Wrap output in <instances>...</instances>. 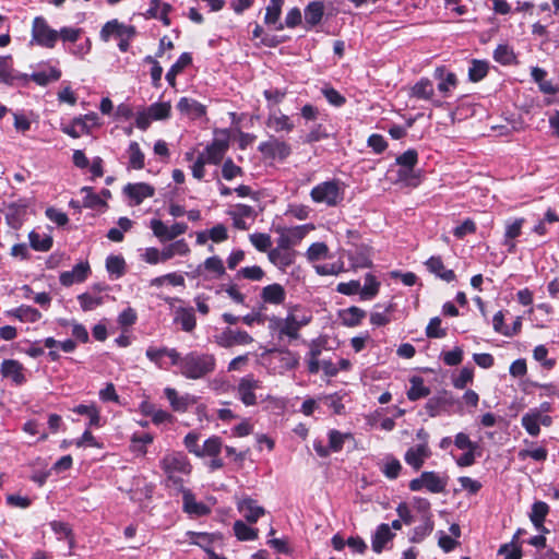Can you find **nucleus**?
I'll list each match as a JSON object with an SVG mask.
<instances>
[{"label": "nucleus", "mask_w": 559, "mask_h": 559, "mask_svg": "<svg viewBox=\"0 0 559 559\" xmlns=\"http://www.w3.org/2000/svg\"><path fill=\"white\" fill-rule=\"evenodd\" d=\"M160 468L166 475L167 486L182 489L183 476H189L192 471L187 455L182 452H171L160 460Z\"/></svg>", "instance_id": "1"}, {"label": "nucleus", "mask_w": 559, "mask_h": 559, "mask_svg": "<svg viewBox=\"0 0 559 559\" xmlns=\"http://www.w3.org/2000/svg\"><path fill=\"white\" fill-rule=\"evenodd\" d=\"M216 368L214 355L190 352L182 357L181 374L190 380H199L212 373Z\"/></svg>", "instance_id": "2"}, {"label": "nucleus", "mask_w": 559, "mask_h": 559, "mask_svg": "<svg viewBox=\"0 0 559 559\" xmlns=\"http://www.w3.org/2000/svg\"><path fill=\"white\" fill-rule=\"evenodd\" d=\"M345 190L338 180H328L314 186L310 191L311 200L329 207L340 205L344 200Z\"/></svg>", "instance_id": "3"}, {"label": "nucleus", "mask_w": 559, "mask_h": 559, "mask_svg": "<svg viewBox=\"0 0 559 559\" xmlns=\"http://www.w3.org/2000/svg\"><path fill=\"white\" fill-rule=\"evenodd\" d=\"M312 320L309 311H305L300 306L292 307L285 319L280 320L277 326L280 334L296 340L299 337V330L308 325Z\"/></svg>", "instance_id": "4"}, {"label": "nucleus", "mask_w": 559, "mask_h": 559, "mask_svg": "<svg viewBox=\"0 0 559 559\" xmlns=\"http://www.w3.org/2000/svg\"><path fill=\"white\" fill-rule=\"evenodd\" d=\"M58 32L52 29L43 16H36L32 25V43L46 48H53Z\"/></svg>", "instance_id": "5"}, {"label": "nucleus", "mask_w": 559, "mask_h": 559, "mask_svg": "<svg viewBox=\"0 0 559 559\" xmlns=\"http://www.w3.org/2000/svg\"><path fill=\"white\" fill-rule=\"evenodd\" d=\"M447 487V479L439 476L436 472H423L418 478L409 481V489L412 491H419L426 488L433 493L443 492Z\"/></svg>", "instance_id": "6"}, {"label": "nucleus", "mask_w": 559, "mask_h": 559, "mask_svg": "<svg viewBox=\"0 0 559 559\" xmlns=\"http://www.w3.org/2000/svg\"><path fill=\"white\" fill-rule=\"evenodd\" d=\"M229 147V135L226 131L216 133L214 140L209 144L201 155H204L209 164L217 165L223 159Z\"/></svg>", "instance_id": "7"}, {"label": "nucleus", "mask_w": 559, "mask_h": 559, "mask_svg": "<svg viewBox=\"0 0 559 559\" xmlns=\"http://www.w3.org/2000/svg\"><path fill=\"white\" fill-rule=\"evenodd\" d=\"M521 424L530 436L537 437L540 433V426L552 425V417L531 408L522 416Z\"/></svg>", "instance_id": "8"}, {"label": "nucleus", "mask_w": 559, "mask_h": 559, "mask_svg": "<svg viewBox=\"0 0 559 559\" xmlns=\"http://www.w3.org/2000/svg\"><path fill=\"white\" fill-rule=\"evenodd\" d=\"M258 150L266 157L280 159L287 158L292 153L290 145L275 136L260 143Z\"/></svg>", "instance_id": "9"}, {"label": "nucleus", "mask_w": 559, "mask_h": 559, "mask_svg": "<svg viewBox=\"0 0 559 559\" xmlns=\"http://www.w3.org/2000/svg\"><path fill=\"white\" fill-rule=\"evenodd\" d=\"M134 35V26L119 23L117 20L107 22L100 31V37L105 41H108L111 37L119 40L122 38H133Z\"/></svg>", "instance_id": "10"}, {"label": "nucleus", "mask_w": 559, "mask_h": 559, "mask_svg": "<svg viewBox=\"0 0 559 559\" xmlns=\"http://www.w3.org/2000/svg\"><path fill=\"white\" fill-rule=\"evenodd\" d=\"M260 388V381L254 379L253 376H246L240 379L237 393L240 401L246 406H252L257 404L255 390Z\"/></svg>", "instance_id": "11"}, {"label": "nucleus", "mask_w": 559, "mask_h": 559, "mask_svg": "<svg viewBox=\"0 0 559 559\" xmlns=\"http://www.w3.org/2000/svg\"><path fill=\"white\" fill-rule=\"evenodd\" d=\"M265 124L275 133H289L294 130L295 124L289 116L283 114L277 108H271Z\"/></svg>", "instance_id": "12"}, {"label": "nucleus", "mask_w": 559, "mask_h": 559, "mask_svg": "<svg viewBox=\"0 0 559 559\" xmlns=\"http://www.w3.org/2000/svg\"><path fill=\"white\" fill-rule=\"evenodd\" d=\"M123 193L129 198L132 205H140L145 199L155 193L154 187L145 182L128 183Z\"/></svg>", "instance_id": "13"}, {"label": "nucleus", "mask_w": 559, "mask_h": 559, "mask_svg": "<svg viewBox=\"0 0 559 559\" xmlns=\"http://www.w3.org/2000/svg\"><path fill=\"white\" fill-rule=\"evenodd\" d=\"M252 342V336L246 331L240 330H226L216 337V343L224 348H229L235 345H248Z\"/></svg>", "instance_id": "14"}, {"label": "nucleus", "mask_w": 559, "mask_h": 559, "mask_svg": "<svg viewBox=\"0 0 559 559\" xmlns=\"http://www.w3.org/2000/svg\"><path fill=\"white\" fill-rule=\"evenodd\" d=\"M431 451L427 442L411 447L404 455L405 462L415 471H419L425 461L430 457Z\"/></svg>", "instance_id": "15"}, {"label": "nucleus", "mask_w": 559, "mask_h": 559, "mask_svg": "<svg viewBox=\"0 0 559 559\" xmlns=\"http://www.w3.org/2000/svg\"><path fill=\"white\" fill-rule=\"evenodd\" d=\"M91 272L88 262H80L73 266L71 271H66L60 274V283L63 286H71L75 283L84 282Z\"/></svg>", "instance_id": "16"}, {"label": "nucleus", "mask_w": 559, "mask_h": 559, "mask_svg": "<svg viewBox=\"0 0 559 559\" xmlns=\"http://www.w3.org/2000/svg\"><path fill=\"white\" fill-rule=\"evenodd\" d=\"M0 371L2 377L11 379L12 382L16 385H21L26 381L24 374L23 365L14 359H4L1 362Z\"/></svg>", "instance_id": "17"}, {"label": "nucleus", "mask_w": 559, "mask_h": 559, "mask_svg": "<svg viewBox=\"0 0 559 559\" xmlns=\"http://www.w3.org/2000/svg\"><path fill=\"white\" fill-rule=\"evenodd\" d=\"M164 393L175 412L185 413L197 402L194 396L190 394L179 395L178 392L173 388H166Z\"/></svg>", "instance_id": "18"}, {"label": "nucleus", "mask_w": 559, "mask_h": 559, "mask_svg": "<svg viewBox=\"0 0 559 559\" xmlns=\"http://www.w3.org/2000/svg\"><path fill=\"white\" fill-rule=\"evenodd\" d=\"M27 204L25 202H14L7 206L5 219L8 225L13 229H19L25 219Z\"/></svg>", "instance_id": "19"}, {"label": "nucleus", "mask_w": 559, "mask_h": 559, "mask_svg": "<svg viewBox=\"0 0 559 559\" xmlns=\"http://www.w3.org/2000/svg\"><path fill=\"white\" fill-rule=\"evenodd\" d=\"M228 215L231 217L235 228L246 230L248 229V225L245 218H254L255 213L250 205L237 204L228 211Z\"/></svg>", "instance_id": "20"}, {"label": "nucleus", "mask_w": 559, "mask_h": 559, "mask_svg": "<svg viewBox=\"0 0 559 559\" xmlns=\"http://www.w3.org/2000/svg\"><path fill=\"white\" fill-rule=\"evenodd\" d=\"M267 258L277 269L285 271L288 266L294 264L296 252L286 249H271L267 253Z\"/></svg>", "instance_id": "21"}, {"label": "nucleus", "mask_w": 559, "mask_h": 559, "mask_svg": "<svg viewBox=\"0 0 559 559\" xmlns=\"http://www.w3.org/2000/svg\"><path fill=\"white\" fill-rule=\"evenodd\" d=\"M182 492L183 510L190 515L202 516L210 512V509L202 502H198L193 493L185 489H179Z\"/></svg>", "instance_id": "22"}, {"label": "nucleus", "mask_w": 559, "mask_h": 559, "mask_svg": "<svg viewBox=\"0 0 559 559\" xmlns=\"http://www.w3.org/2000/svg\"><path fill=\"white\" fill-rule=\"evenodd\" d=\"M524 222V218H515L506 223L503 245L508 247L510 253L515 251L516 245L514 239L521 235Z\"/></svg>", "instance_id": "23"}, {"label": "nucleus", "mask_w": 559, "mask_h": 559, "mask_svg": "<svg viewBox=\"0 0 559 559\" xmlns=\"http://www.w3.org/2000/svg\"><path fill=\"white\" fill-rule=\"evenodd\" d=\"M174 322L180 324L185 332H192L197 325L193 308L178 307L174 312Z\"/></svg>", "instance_id": "24"}, {"label": "nucleus", "mask_w": 559, "mask_h": 559, "mask_svg": "<svg viewBox=\"0 0 559 559\" xmlns=\"http://www.w3.org/2000/svg\"><path fill=\"white\" fill-rule=\"evenodd\" d=\"M238 510L249 523H255L265 511L252 499H243L238 504Z\"/></svg>", "instance_id": "25"}, {"label": "nucleus", "mask_w": 559, "mask_h": 559, "mask_svg": "<svg viewBox=\"0 0 559 559\" xmlns=\"http://www.w3.org/2000/svg\"><path fill=\"white\" fill-rule=\"evenodd\" d=\"M177 109L190 118H200L205 114V107L198 100L189 97H182L177 104Z\"/></svg>", "instance_id": "26"}, {"label": "nucleus", "mask_w": 559, "mask_h": 559, "mask_svg": "<svg viewBox=\"0 0 559 559\" xmlns=\"http://www.w3.org/2000/svg\"><path fill=\"white\" fill-rule=\"evenodd\" d=\"M261 298L271 305H282L286 298V292L281 284H271L262 288Z\"/></svg>", "instance_id": "27"}, {"label": "nucleus", "mask_w": 559, "mask_h": 559, "mask_svg": "<svg viewBox=\"0 0 559 559\" xmlns=\"http://www.w3.org/2000/svg\"><path fill=\"white\" fill-rule=\"evenodd\" d=\"M7 316L29 323L37 322L41 318V313L36 308L25 305L7 311Z\"/></svg>", "instance_id": "28"}, {"label": "nucleus", "mask_w": 559, "mask_h": 559, "mask_svg": "<svg viewBox=\"0 0 559 559\" xmlns=\"http://www.w3.org/2000/svg\"><path fill=\"white\" fill-rule=\"evenodd\" d=\"M426 266L429 272L436 274L438 277L445 282L455 280V274L452 270H447L440 257H431L427 260Z\"/></svg>", "instance_id": "29"}, {"label": "nucleus", "mask_w": 559, "mask_h": 559, "mask_svg": "<svg viewBox=\"0 0 559 559\" xmlns=\"http://www.w3.org/2000/svg\"><path fill=\"white\" fill-rule=\"evenodd\" d=\"M394 537L388 524H381L377 527L372 536V549L374 552L380 554L384 545Z\"/></svg>", "instance_id": "30"}, {"label": "nucleus", "mask_w": 559, "mask_h": 559, "mask_svg": "<svg viewBox=\"0 0 559 559\" xmlns=\"http://www.w3.org/2000/svg\"><path fill=\"white\" fill-rule=\"evenodd\" d=\"M94 121L95 117L86 115L83 119L76 118L70 126L63 127L62 131L71 138L78 139L82 134L90 132L87 121Z\"/></svg>", "instance_id": "31"}, {"label": "nucleus", "mask_w": 559, "mask_h": 559, "mask_svg": "<svg viewBox=\"0 0 559 559\" xmlns=\"http://www.w3.org/2000/svg\"><path fill=\"white\" fill-rule=\"evenodd\" d=\"M435 76L440 81L438 84L439 92L447 95L457 84L456 75L452 72H445L443 68H438L435 72Z\"/></svg>", "instance_id": "32"}, {"label": "nucleus", "mask_w": 559, "mask_h": 559, "mask_svg": "<svg viewBox=\"0 0 559 559\" xmlns=\"http://www.w3.org/2000/svg\"><path fill=\"white\" fill-rule=\"evenodd\" d=\"M282 5L283 0H270L264 17L265 24L274 25L277 31H282L284 28L283 24H277L282 12Z\"/></svg>", "instance_id": "33"}, {"label": "nucleus", "mask_w": 559, "mask_h": 559, "mask_svg": "<svg viewBox=\"0 0 559 559\" xmlns=\"http://www.w3.org/2000/svg\"><path fill=\"white\" fill-rule=\"evenodd\" d=\"M366 317V312L358 307H349L340 312L342 323L346 326H356Z\"/></svg>", "instance_id": "34"}, {"label": "nucleus", "mask_w": 559, "mask_h": 559, "mask_svg": "<svg viewBox=\"0 0 559 559\" xmlns=\"http://www.w3.org/2000/svg\"><path fill=\"white\" fill-rule=\"evenodd\" d=\"M192 61L190 53L183 52L179 59L171 66V68L166 73V80L169 85H176V76Z\"/></svg>", "instance_id": "35"}, {"label": "nucleus", "mask_w": 559, "mask_h": 559, "mask_svg": "<svg viewBox=\"0 0 559 559\" xmlns=\"http://www.w3.org/2000/svg\"><path fill=\"white\" fill-rule=\"evenodd\" d=\"M347 257L352 262L353 269H365L371 266L370 254L366 248H357L355 251H349Z\"/></svg>", "instance_id": "36"}, {"label": "nucleus", "mask_w": 559, "mask_h": 559, "mask_svg": "<svg viewBox=\"0 0 559 559\" xmlns=\"http://www.w3.org/2000/svg\"><path fill=\"white\" fill-rule=\"evenodd\" d=\"M418 162V154L415 150L411 148L404 152L396 158L397 165L405 168V170H400V178H405L407 173L412 171L415 165Z\"/></svg>", "instance_id": "37"}, {"label": "nucleus", "mask_w": 559, "mask_h": 559, "mask_svg": "<svg viewBox=\"0 0 559 559\" xmlns=\"http://www.w3.org/2000/svg\"><path fill=\"white\" fill-rule=\"evenodd\" d=\"M435 94V87L430 80L421 79L412 87V96L429 100Z\"/></svg>", "instance_id": "38"}, {"label": "nucleus", "mask_w": 559, "mask_h": 559, "mask_svg": "<svg viewBox=\"0 0 559 559\" xmlns=\"http://www.w3.org/2000/svg\"><path fill=\"white\" fill-rule=\"evenodd\" d=\"M411 388L407 391V397L411 401H417L421 397H426L430 394L429 388L424 384V380L420 377H413L411 379Z\"/></svg>", "instance_id": "39"}, {"label": "nucleus", "mask_w": 559, "mask_h": 559, "mask_svg": "<svg viewBox=\"0 0 559 559\" xmlns=\"http://www.w3.org/2000/svg\"><path fill=\"white\" fill-rule=\"evenodd\" d=\"M549 511L547 503L543 501H537L532 507V513L530 515L532 523L537 530L545 531L543 525L545 518Z\"/></svg>", "instance_id": "40"}, {"label": "nucleus", "mask_w": 559, "mask_h": 559, "mask_svg": "<svg viewBox=\"0 0 559 559\" xmlns=\"http://www.w3.org/2000/svg\"><path fill=\"white\" fill-rule=\"evenodd\" d=\"M170 10V4L164 3L160 0H151V7L147 13L152 17L160 19L165 25H169L170 21L168 20L167 15Z\"/></svg>", "instance_id": "41"}, {"label": "nucleus", "mask_w": 559, "mask_h": 559, "mask_svg": "<svg viewBox=\"0 0 559 559\" xmlns=\"http://www.w3.org/2000/svg\"><path fill=\"white\" fill-rule=\"evenodd\" d=\"M31 247L36 251H48L52 247V238L49 235H40L36 231H31L28 235Z\"/></svg>", "instance_id": "42"}, {"label": "nucleus", "mask_w": 559, "mask_h": 559, "mask_svg": "<svg viewBox=\"0 0 559 559\" xmlns=\"http://www.w3.org/2000/svg\"><path fill=\"white\" fill-rule=\"evenodd\" d=\"M380 469L386 478L395 479L399 477V475L401 473L402 465L397 459H395L393 456H386L382 461V463L380 465Z\"/></svg>", "instance_id": "43"}, {"label": "nucleus", "mask_w": 559, "mask_h": 559, "mask_svg": "<svg viewBox=\"0 0 559 559\" xmlns=\"http://www.w3.org/2000/svg\"><path fill=\"white\" fill-rule=\"evenodd\" d=\"M323 3L320 1L311 2L305 10V21L307 24L314 26L317 25L323 15Z\"/></svg>", "instance_id": "44"}, {"label": "nucleus", "mask_w": 559, "mask_h": 559, "mask_svg": "<svg viewBox=\"0 0 559 559\" xmlns=\"http://www.w3.org/2000/svg\"><path fill=\"white\" fill-rule=\"evenodd\" d=\"M223 449V442L219 437L213 436L206 439L200 450L201 454L199 457L204 456H218Z\"/></svg>", "instance_id": "45"}, {"label": "nucleus", "mask_w": 559, "mask_h": 559, "mask_svg": "<svg viewBox=\"0 0 559 559\" xmlns=\"http://www.w3.org/2000/svg\"><path fill=\"white\" fill-rule=\"evenodd\" d=\"M74 413L80 415H85V417L90 418V427H99L100 426V416L99 409L94 405H78L73 409Z\"/></svg>", "instance_id": "46"}, {"label": "nucleus", "mask_w": 559, "mask_h": 559, "mask_svg": "<svg viewBox=\"0 0 559 559\" xmlns=\"http://www.w3.org/2000/svg\"><path fill=\"white\" fill-rule=\"evenodd\" d=\"M129 166L133 169H142L144 167V154L138 142H131L128 148Z\"/></svg>", "instance_id": "47"}, {"label": "nucleus", "mask_w": 559, "mask_h": 559, "mask_svg": "<svg viewBox=\"0 0 559 559\" xmlns=\"http://www.w3.org/2000/svg\"><path fill=\"white\" fill-rule=\"evenodd\" d=\"M106 269L116 278L121 277L126 272V261L121 255H109L106 259Z\"/></svg>", "instance_id": "48"}, {"label": "nucleus", "mask_w": 559, "mask_h": 559, "mask_svg": "<svg viewBox=\"0 0 559 559\" xmlns=\"http://www.w3.org/2000/svg\"><path fill=\"white\" fill-rule=\"evenodd\" d=\"M234 532L239 540H254L258 538V530L248 526L242 521H236L234 524Z\"/></svg>", "instance_id": "49"}, {"label": "nucleus", "mask_w": 559, "mask_h": 559, "mask_svg": "<svg viewBox=\"0 0 559 559\" xmlns=\"http://www.w3.org/2000/svg\"><path fill=\"white\" fill-rule=\"evenodd\" d=\"M380 283L372 274H367L365 277L364 287L359 289L360 297L362 299H371L379 292Z\"/></svg>", "instance_id": "50"}, {"label": "nucleus", "mask_w": 559, "mask_h": 559, "mask_svg": "<svg viewBox=\"0 0 559 559\" xmlns=\"http://www.w3.org/2000/svg\"><path fill=\"white\" fill-rule=\"evenodd\" d=\"M488 62L481 60H473L468 69V78L473 82L483 80L488 73Z\"/></svg>", "instance_id": "51"}, {"label": "nucleus", "mask_w": 559, "mask_h": 559, "mask_svg": "<svg viewBox=\"0 0 559 559\" xmlns=\"http://www.w3.org/2000/svg\"><path fill=\"white\" fill-rule=\"evenodd\" d=\"M493 59L501 64H511L515 60L513 49L508 45H499L493 51Z\"/></svg>", "instance_id": "52"}, {"label": "nucleus", "mask_w": 559, "mask_h": 559, "mask_svg": "<svg viewBox=\"0 0 559 559\" xmlns=\"http://www.w3.org/2000/svg\"><path fill=\"white\" fill-rule=\"evenodd\" d=\"M204 269L217 276H222L225 273V267L221 258L213 255L207 258L203 265H199L197 272L201 273V269Z\"/></svg>", "instance_id": "53"}, {"label": "nucleus", "mask_w": 559, "mask_h": 559, "mask_svg": "<svg viewBox=\"0 0 559 559\" xmlns=\"http://www.w3.org/2000/svg\"><path fill=\"white\" fill-rule=\"evenodd\" d=\"M153 442V436L151 433L133 435L131 439V450L135 453L144 455L146 453V444Z\"/></svg>", "instance_id": "54"}, {"label": "nucleus", "mask_w": 559, "mask_h": 559, "mask_svg": "<svg viewBox=\"0 0 559 559\" xmlns=\"http://www.w3.org/2000/svg\"><path fill=\"white\" fill-rule=\"evenodd\" d=\"M250 242L254 246V248L261 252H266L271 250L272 239L271 236L264 233H254L249 236Z\"/></svg>", "instance_id": "55"}, {"label": "nucleus", "mask_w": 559, "mask_h": 559, "mask_svg": "<svg viewBox=\"0 0 559 559\" xmlns=\"http://www.w3.org/2000/svg\"><path fill=\"white\" fill-rule=\"evenodd\" d=\"M548 451L544 447H539L536 449H521L518 453V457L522 461L527 457L533 459L536 462H544L547 460Z\"/></svg>", "instance_id": "56"}, {"label": "nucleus", "mask_w": 559, "mask_h": 559, "mask_svg": "<svg viewBox=\"0 0 559 559\" xmlns=\"http://www.w3.org/2000/svg\"><path fill=\"white\" fill-rule=\"evenodd\" d=\"M171 106L169 103H155L147 109L148 116L154 120L168 118Z\"/></svg>", "instance_id": "57"}, {"label": "nucleus", "mask_w": 559, "mask_h": 559, "mask_svg": "<svg viewBox=\"0 0 559 559\" xmlns=\"http://www.w3.org/2000/svg\"><path fill=\"white\" fill-rule=\"evenodd\" d=\"M433 530V522L430 519H426L423 524L414 528L411 540L413 543H420L427 537Z\"/></svg>", "instance_id": "58"}, {"label": "nucleus", "mask_w": 559, "mask_h": 559, "mask_svg": "<svg viewBox=\"0 0 559 559\" xmlns=\"http://www.w3.org/2000/svg\"><path fill=\"white\" fill-rule=\"evenodd\" d=\"M548 349L544 345H538L534 348L533 356L534 358L542 364V366L550 370L556 365V359L547 358Z\"/></svg>", "instance_id": "59"}, {"label": "nucleus", "mask_w": 559, "mask_h": 559, "mask_svg": "<svg viewBox=\"0 0 559 559\" xmlns=\"http://www.w3.org/2000/svg\"><path fill=\"white\" fill-rule=\"evenodd\" d=\"M13 80L11 56H0V81L9 83Z\"/></svg>", "instance_id": "60"}, {"label": "nucleus", "mask_w": 559, "mask_h": 559, "mask_svg": "<svg viewBox=\"0 0 559 559\" xmlns=\"http://www.w3.org/2000/svg\"><path fill=\"white\" fill-rule=\"evenodd\" d=\"M329 248L324 242H314L307 250V258L309 261H317L321 258H325Z\"/></svg>", "instance_id": "61"}, {"label": "nucleus", "mask_w": 559, "mask_h": 559, "mask_svg": "<svg viewBox=\"0 0 559 559\" xmlns=\"http://www.w3.org/2000/svg\"><path fill=\"white\" fill-rule=\"evenodd\" d=\"M81 308L84 311H91L97 308L103 304V298L98 296H93L90 294H82L78 297Z\"/></svg>", "instance_id": "62"}, {"label": "nucleus", "mask_w": 559, "mask_h": 559, "mask_svg": "<svg viewBox=\"0 0 559 559\" xmlns=\"http://www.w3.org/2000/svg\"><path fill=\"white\" fill-rule=\"evenodd\" d=\"M243 174L242 168L237 166L230 158L224 162L222 168V175L226 180H233L234 178Z\"/></svg>", "instance_id": "63"}, {"label": "nucleus", "mask_w": 559, "mask_h": 559, "mask_svg": "<svg viewBox=\"0 0 559 559\" xmlns=\"http://www.w3.org/2000/svg\"><path fill=\"white\" fill-rule=\"evenodd\" d=\"M280 362L282 367L292 370L299 365V356L290 350H281Z\"/></svg>", "instance_id": "64"}]
</instances>
